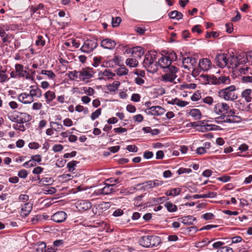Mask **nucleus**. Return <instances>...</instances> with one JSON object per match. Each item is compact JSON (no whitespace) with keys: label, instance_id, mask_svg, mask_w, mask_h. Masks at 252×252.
Returning a JSON list of instances; mask_svg holds the SVG:
<instances>
[{"label":"nucleus","instance_id":"1","mask_svg":"<svg viewBox=\"0 0 252 252\" xmlns=\"http://www.w3.org/2000/svg\"><path fill=\"white\" fill-rule=\"evenodd\" d=\"M218 95L226 101H234L238 98L236 87L234 85H231L221 89L218 92Z\"/></svg>","mask_w":252,"mask_h":252},{"label":"nucleus","instance_id":"2","mask_svg":"<svg viewBox=\"0 0 252 252\" xmlns=\"http://www.w3.org/2000/svg\"><path fill=\"white\" fill-rule=\"evenodd\" d=\"M139 244L145 248L157 247L161 243L159 237L155 235H146L141 237L138 240Z\"/></svg>","mask_w":252,"mask_h":252},{"label":"nucleus","instance_id":"3","mask_svg":"<svg viewBox=\"0 0 252 252\" xmlns=\"http://www.w3.org/2000/svg\"><path fill=\"white\" fill-rule=\"evenodd\" d=\"M10 30V26L8 25H0V37L1 40L2 46H7L14 38L13 34L8 33L6 32Z\"/></svg>","mask_w":252,"mask_h":252},{"label":"nucleus","instance_id":"4","mask_svg":"<svg viewBox=\"0 0 252 252\" xmlns=\"http://www.w3.org/2000/svg\"><path fill=\"white\" fill-rule=\"evenodd\" d=\"M156 55L147 53L145 55V59L143 63L144 67L149 72H156L157 70Z\"/></svg>","mask_w":252,"mask_h":252},{"label":"nucleus","instance_id":"5","mask_svg":"<svg viewBox=\"0 0 252 252\" xmlns=\"http://www.w3.org/2000/svg\"><path fill=\"white\" fill-rule=\"evenodd\" d=\"M24 66L19 63L15 65V70H12L10 73V77L12 78H20L25 77L29 79L30 78V75L26 70H24Z\"/></svg>","mask_w":252,"mask_h":252},{"label":"nucleus","instance_id":"6","mask_svg":"<svg viewBox=\"0 0 252 252\" xmlns=\"http://www.w3.org/2000/svg\"><path fill=\"white\" fill-rule=\"evenodd\" d=\"M95 72L92 67H86L82 68L80 70L79 73V80L84 82L88 83L89 82L90 79L92 78Z\"/></svg>","mask_w":252,"mask_h":252},{"label":"nucleus","instance_id":"7","mask_svg":"<svg viewBox=\"0 0 252 252\" xmlns=\"http://www.w3.org/2000/svg\"><path fill=\"white\" fill-rule=\"evenodd\" d=\"M97 46V42L95 39H87L80 50L85 53H89L93 51Z\"/></svg>","mask_w":252,"mask_h":252},{"label":"nucleus","instance_id":"8","mask_svg":"<svg viewBox=\"0 0 252 252\" xmlns=\"http://www.w3.org/2000/svg\"><path fill=\"white\" fill-rule=\"evenodd\" d=\"M165 110L161 106H151L145 109V112L147 115L159 116L163 114Z\"/></svg>","mask_w":252,"mask_h":252},{"label":"nucleus","instance_id":"9","mask_svg":"<svg viewBox=\"0 0 252 252\" xmlns=\"http://www.w3.org/2000/svg\"><path fill=\"white\" fill-rule=\"evenodd\" d=\"M248 103L244 100L239 99L235 101V107L239 110L244 112L252 111V104Z\"/></svg>","mask_w":252,"mask_h":252},{"label":"nucleus","instance_id":"10","mask_svg":"<svg viewBox=\"0 0 252 252\" xmlns=\"http://www.w3.org/2000/svg\"><path fill=\"white\" fill-rule=\"evenodd\" d=\"M227 60V53H220L218 54L215 57V61L216 64L221 68H223L227 66L228 63Z\"/></svg>","mask_w":252,"mask_h":252},{"label":"nucleus","instance_id":"11","mask_svg":"<svg viewBox=\"0 0 252 252\" xmlns=\"http://www.w3.org/2000/svg\"><path fill=\"white\" fill-rule=\"evenodd\" d=\"M76 207L79 211H85L90 209L92 207V205L87 200H82L76 202Z\"/></svg>","mask_w":252,"mask_h":252},{"label":"nucleus","instance_id":"12","mask_svg":"<svg viewBox=\"0 0 252 252\" xmlns=\"http://www.w3.org/2000/svg\"><path fill=\"white\" fill-rule=\"evenodd\" d=\"M227 60H228V61H227V62L228 63V65L227 66L228 68H233L234 67H237L239 64L238 58L236 56L234 55L233 52L231 53H227Z\"/></svg>","mask_w":252,"mask_h":252},{"label":"nucleus","instance_id":"13","mask_svg":"<svg viewBox=\"0 0 252 252\" xmlns=\"http://www.w3.org/2000/svg\"><path fill=\"white\" fill-rule=\"evenodd\" d=\"M163 181L156 179L154 180H150L144 182L142 184L146 189H150L158 186H160L163 184Z\"/></svg>","mask_w":252,"mask_h":252},{"label":"nucleus","instance_id":"14","mask_svg":"<svg viewBox=\"0 0 252 252\" xmlns=\"http://www.w3.org/2000/svg\"><path fill=\"white\" fill-rule=\"evenodd\" d=\"M67 218V214L63 211H58L53 214L51 220L55 222L60 223L64 221Z\"/></svg>","mask_w":252,"mask_h":252},{"label":"nucleus","instance_id":"15","mask_svg":"<svg viewBox=\"0 0 252 252\" xmlns=\"http://www.w3.org/2000/svg\"><path fill=\"white\" fill-rule=\"evenodd\" d=\"M212 63L207 58H203L200 60L199 63V68L204 71H207L210 68Z\"/></svg>","mask_w":252,"mask_h":252},{"label":"nucleus","instance_id":"16","mask_svg":"<svg viewBox=\"0 0 252 252\" xmlns=\"http://www.w3.org/2000/svg\"><path fill=\"white\" fill-rule=\"evenodd\" d=\"M18 99L19 101L26 104H30L34 101L33 98H32L29 94L26 93H23L19 94Z\"/></svg>","mask_w":252,"mask_h":252},{"label":"nucleus","instance_id":"17","mask_svg":"<svg viewBox=\"0 0 252 252\" xmlns=\"http://www.w3.org/2000/svg\"><path fill=\"white\" fill-rule=\"evenodd\" d=\"M18 123L23 124L24 123L29 122L32 118L30 115L26 113L17 112Z\"/></svg>","mask_w":252,"mask_h":252},{"label":"nucleus","instance_id":"18","mask_svg":"<svg viewBox=\"0 0 252 252\" xmlns=\"http://www.w3.org/2000/svg\"><path fill=\"white\" fill-rule=\"evenodd\" d=\"M115 41L109 38H106L101 41V46L108 49H113L116 46Z\"/></svg>","mask_w":252,"mask_h":252},{"label":"nucleus","instance_id":"19","mask_svg":"<svg viewBox=\"0 0 252 252\" xmlns=\"http://www.w3.org/2000/svg\"><path fill=\"white\" fill-rule=\"evenodd\" d=\"M29 94L33 98L34 97L40 98L42 96V91L40 89L36 86H31Z\"/></svg>","mask_w":252,"mask_h":252},{"label":"nucleus","instance_id":"20","mask_svg":"<svg viewBox=\"0 0 252 252\" xmlns=\"http://www.w3.org/2000/svg\"><path fill=\"white\" fill-rule=\"evenodd\" d=\"M196 61L194 58L193 57H187L184 58L182 60V63L183 66L186 69H189L190 66H189V64H190L191 66H194L196 63Z\"/></svg>","mask_w":252,"mask_h":252},{"label":"nucleus","instance_id":"21","mask_svg":"<svg viewBox=\"0 0 252 252\" xmlns=\"http://www.w3.org/2000/svg\"><path fill=\"white\" fill-rule=\"evenodd\" d=\"M144 54V49L140 46H136L131 49V54L135 58H141Z\"/></svg>","mask_w":252,"mask_h":252},{"label":"nucleus","instance_id":"22","mask_svg":"<svg viewBox=\"0 0 252 252\" xmlns=\"http://www.w3.org/2000/svg\"><path fill=\"white\" fill-rule=\"evenodd\" d=\"M32 208V205L30 203L25 204V206L21 210V216L23 217H26L31 212Z\"/></svg>","mask_w":252,"mask_h":252},{"label":"nucleus","instance_id":"23","mask_svg":"<svg viewBox=\"0 0 252 252\" xmlns=\"http://www.w3.org/2000/svg\"><path fill=\"white\" fill-rule=\"evenodd\" d=\"M177 77L176 75L165 72V74L161 76V80L165 82H172L177 78Z\"/></svg>","mask_w":252,"mask_h":252},{"label":"nucleus","instance_id":"24","mask_svg":"<svg viewBox=\"0 0 252 252\" xmlns=\"http://www.w3.org/2000/svg\"><path fill=\"white\" fill-rule=\"evenodd\" d=\"M158 63L159 66L163 69H165L168 66V65L171 64L170 61L168 60L165 56H162V57L158 60Z\"/></svg>","mask_w":252,"mask_h":252},{"label":"nucleus","instance_id":"25","mask_svg":"<svg viewBox=\"0 0 252 252\" xmlns=\"http://www.w3.org/2000/svg\"><path fill=\"white\" fill-rule=\"evenodd\" d=\"M179 220H181L182 223L187 225L192 224L194 221H196L195 218L190 215L180 218Z\"/></svg>","mask_w":252,"mask_h":252},{"label":"nucleus","instance_id":"26","mask_svg":"<svg viewBox=\"0 0 252 252\" xmlns=\"http://www.w3.org/2000/svg\"><path fill=\"white\" fill-rule=\"evenodd\" d=\"M44 97L46 99V102L49 104L55 98L56 94L54 92L48 91L45 93Z\"/></svg>","mask_w":252,"mask_h":252},{"label":"nucleus","instance_id":"27","mask_svg":"<svg viewBox=\"0 0 252 252\" xmlns=\"http://www.w3.org/2000/svg\"><path fill=\"white\" fill-rule=\"evenodd\" d=\"M217 193L214 192H209L207 194H194L193 195V199L205 198H214L216 196Z\"/></svg>","mask_w":252,"mask_h":252},{"label":"nucleus","instance_id":"28","mask_svg":"<svg viewBox=\"0 0 252 252\" xmlns=\"http://www.w3.org/2000/svg\"><path fill=\"white\" fill-rule=\"evenodd\" d=\"M181 189L179 188L172 189L170 190H167L165 194L166 196H176L180 194L181 192Z\"/></svg>","mask_w":252,"mask_h":252},{"label":"nucleus","instance_id":"29","mask_svg":"<svg viewBox=\"0 0 252 252\" xmlns=\"http://www.w3.org/2000/svg\"><path fill=\"white\" fill-rule=\"evenodd\" d=\"M168 16L170 18L176 19L177 20L182 19L183 17V15L181 12L176 10L170 12L168 14Z\"/></svg>","mask_w":252,"mask_h":252},{"label":"nucleus","instance_id":"30","mask_svg":"<svg viewBox=\"0 0 252 252\" xmlns=\"http://www.w3.org/2000/svg\"><path fill=\"white\" fill-rule=\"evenodd\" d=\"M113 186L114 184H106V185L102 188V195L109 194L114 191V189L113 188Z\"/></svg>","mask_w":252,"mask_h":252},{"label":"nucleus","instance_id":"31","mask_svg":"<svg viewBox=\"0 0 252 252\" xmlns=\"http://www.w3.org/2000/svg\"><path fill=\"white\" fill-rule=\"evenodd\" d=\"M189 114L195 120H199L201 118V113L199 109H192L190 110Z\"/></svg>","mask_w":252,"mask_h":252},{"label":"nucleus","instance_id":"32","mask_svg":"<svg viewBox=\"0 0 252 252\" xmlns=\"http://www.w3.org/2000/svg\"><path fill=\"white\" fill-rule=\"evenodd\" d=\"M202 77L207 79L208 81V83H210L214 85H220V81L219 80V78H217L216 76H212V77H210L209 78L208 76L206 75H202Z\"/></svg>","mask_w":252,"mask_h":252},{"label":"nucleus","instance_id":"33","mask_svg":"<svg viewBox=\"0 0 252 252\" xmlns=\"http://www.w3.org/2000/svg\"><path fill=\"white\" fill-rule=\"evenodd\" d=\"M251 92V89H246L242 93V96L245 98V101L247 102H250L252 100V97L250 96Z\"/></svg>","mask_w":252,"mask_h":252},{"label":"nucleus","instance_id":"34","mask_svg":"<svg viewBox=\"0 0 252 252\" xmlns=\"http://www.w3.org/2000/svg\"><path fill=\"white\" fill-rule=\"evenodd\" d=\"M126 64L130 67H135L138 64V62L134 58H128L126 61Z\"/></svg>","mask_w":252,"mask_h":252},{"label":"nucleus","instance_id":"35","mask_svg":"<svg viewBox=\"0 0 252 252\" xmlns=\"http://www.w3.org/2000/svg\"><path fill=\"white\" fill-rule=\"evenodd\" d=\"M164 72H167L172 74L176 75L177 72L178 71V69L175 66L171 65H168L167 67L164 69Z\"/></svg>","mask_w":252,"mask_h":252},{"label":"nucleus","instance_id":"36","mask_svg":"<svg viewBox=\"0 0 252 252\" xmlns=\"http://www.w3.org/2000/svg\"><path fill=\"white\" fill-rule=\"evenodd\" d=\"M116 74L120 76L127 75L128 72V70L126 66L123 65L116 70Z\"/></svg>","mask_w":252,"mask_h":252},{"label":"nucleus","instance_id":"37","mask_svg":"<svg viewBox=\"0 0 252 252\" xmlns=\"http://www.w3.org/2000/svg\"><path fill=\"white\" fill-rule=\"evenodd\" d=\"M167 211L169 212H175L177 210V207L176 205L171 202H167L164 204Z\"/></svg>","mask_w":252,"mask_h":252},{"label":"nucleus","instance_id":"38","mask_svg":"<svg viewBox=\"0 0 252 252\" xmlns=\"http://www.w3.org/2000/svg\"><path fill=\"white\" fill-rule=\"evenodd\" d=\"M218 128L219 126H217L207 124L206 125L201 126L200 131L203 132L208 130H217L219 129Z\"/></svg>","mask_w":252,"mask_h":252},{"label":"nucleus","instance_id":"39","mask_svg":"<svg viewBox=\"0 0 252 252\" xmlns=\"http://www.w3.org/2000/svg\"><path fill=\"white\" fill-rule=\"evenodd\" d=\"M79 73L80 71L73 70L69 71L68 73V76L70 80L79 79Z\"/></svg>","mask_w":252,"mask_h":252},{"label":"nucleus","instance_id":"40","mask_svg":"<svg viewBox=\"0 0 252 252\" xmlns=\"http://www.w3.org/2000/svg\"><path fill=\"white\" fill-rule=\"evenodd\" d=\"M40 73L46 75L50 79H54L56 77L55 74L52 70H42Z\"/></svg>","mask_w":252,"mask_h":252},{"label":"nucleus","instance_id":"41","mask_svg":"<svg viewBox=\"0 0 252 252\" xmlns=\"http://www.w3.org/2000/svg\"><path fill=\"white\" fill-rule=\"evenodd\" d=\"M39 246H40L42 252H56V249L53 247L48 248L46 249V244L44 242L41 243Z\"/></svg>","mask_w":252,"mask_h":252},{"label":"nucleus","instance_id":"42","mask_svg":"<svg viewBox=\"0 0 252 252\" xmlns=\"http://www.w3.org/2000/svg\"><path fill=\"white\" fill-rule=\"evenodd\" d=\"M220 84L228 85L230 83L231 80L228 76H221L219 77Z\"/></svg>","mask_w":252,"mask_h":252},{"label":"nucleus","instance_id":"43","mask_svg":"<svg viewBox=\"0 0 252 252\" xmlns=\"http://www.w3.org/2000/svg\"><path fill=\"white\" fill-rule=\"evenodd\" d=\"M6 71V69H5L4 70H1V71L0 73V82L1 83H4V82L8 81V80L9 79V78L8 77L7 75H6L5 74Z\"/></svg>","mask_w":252,"mask_h":252},{"label":"nucleus","instance_id":"44","mask_svg":"<svg viewBox=\"0 0 252 252\" xmlns=\"http://www.w3.org/2000/svg\"><path fill=\"white\" fill-rule=\"evenodd\" d=\"M37 180H39V184L42 185L50 184L52 181L51 178L44 177L40 179V177L39 176H37Z\"/></svg>","mask_w":252,"mask_h":252},{"label":"nucleus","instance_id":"45","mask_svg":"<svg viewBox=\"0 0 252 252\" xmlns=\"http://www.w3.org/2000/svg\"><path fill=\"white\" fill-rule=\"evenodd\" d=\"M120 85V82L114 81L112 84L109 85L108 88L110 92H115L117 90Z\"/></svg>","mask_w":252,"mask_h":252},{"label":"nucleus","instance_id":"46","mask_svg":"<svg viewBox=\"0 0 252 252\" xmlns=\"http://www.w3.org/2000/svg\"><path fill=\"white\" fill-rule=\"evenodd\" d=\"M168 199V198L165 196L158 197V198H152V202L153 203L155 204H159L163 202H164Z\"/></svg>","mask_w":252,"mask_h":252},{"label":"nucleus","instance_id":"47","mask_svg":"<svg viewBox=\"0 0 252 252\" xmlns=\"http://www.w3.org/2000/svg\"><path fill=\"white\" fill-rule=\"evenodd\" d=\"M165 56L168 60L170 61L171 63L172 62L177 60V55L176 53L173 51L168 53Z\"/></svg>","mask_w":252,"mask_h":252},{"label":"nucleus","instance_id":"48","mask_svg":"<svg viewBox=\"0 0 252 252\" xmlns=\"http://www.w3.org/2000/svg\"><path fill=\"white\" fill-rule=\"evenodd\" d=\"M78 162L75 160H72L69 162L67 164V167L68 168L69 172H72L75 170V166L76 165Z\"/></svg>","mask_w":252,"mask_h":252},{"label":"nucleus","instance_id":"49","mask_svg":"<svg viewBox=\"0 0 252 252\" xmlns=\"http://www.w3.org/2000/svg\"><path fill=\"white\" fill-rule=\"evenodd\" d=\"M101 114V109L98 108L94 112H93L91 116V118L92 120H94L97 118Z\"/></svg>","mask_w":252,"mask_h":252},{"label":"nucleus","instance_id":"50","mask_svg":"<svg viewBox=\"0 0 252 252\" xmlns=\"http://www.w3.org/2000/svg\"><path fill=\"white\" fill-rule=\"evenodd\" d=\"M12 127L14 129L17 130H19L21 131H24L26 130V127L23 125V124L16 123L13 125Z\"/></svg>","mask_w":252,"mask_h":252},{"label":"nucleus","instance_id":"51","mask_svg":"<svg viewBox=\"0 0 252 252\" xmlns=\"http://www.w3.org/2000/svg\"><path fill=\"white\" fill-rule=\"evenodd\" d=\"M121 22V18L120 17H112V25L113 27H116L119 25Z\"/></svg>","mask_w":252,"mask_h":252},{"label":"nucleus","instance_id":"52","mask_svg":"<svg viewBox=\"0 0 252 252\" xmlns=\"http://www.w3.org/2000/svg\"><path fill=\"white\" fill-rule=\"evenodd\" d=\"M83 90L85 94L90 96L93 95L95 92L94 90L91 87H83Z\"/></svg>","mask_w":252,"mask_h":252},{"label":"nucleus","instance_id":"53","mask_svg":"<svg viewBox=\"0 0 252 252\" xmlns=\"http://www.w3.org/2000/svg\"><path fill=\"white\" fill-rule=\"evenodd\" d=\"M238 70L241 74H248L251 69L247 66H244L242 67L239 68Z\"/></svg>","mask_w":252,"mask_h":252},{"label":"nucleus","instance_id":"54","mask_svg":"<svg viewBox=\"0 0 252 252\" xmlns=\"http://www.w3.org/2000/svg\"><path fill=\"white\" fill-rule=\"evenodd\" d=\"M220 105L222 113H226L229 110V106L225 102L220 103Z\"/></svg>","mask_w":252,"mask_h":252},{"label":"nucleus","instance_id":"55","mask_svg":"<svg viewBox=\"0 0 252 252\" xmlns=\"http://www.w3.org/2000/svg\"><path fill=\"white\" fill-rule=\"evenodd\" d=\"M35 44L37 46H43L45 44V41L43 39V37L41 35L37 36V39L35 42Z\"/></svg>","mask_w":252,"mask_h":252},{"label":"nucleus","instance_id":"56","mask_svg":"<svg viewBox=\"0 0 252 252\" xmlns=\"http://www.w3.org/2000/svg\"><path fill=\"white\" fill-rule=\"evenodd\" d=\"M215 215L211 213H207L203 214L201 218L205 219V220H212L214 218Z\"/></svg>","mask_w":252,"mask_h":252},{"label":"nucleus","instance_id":"57","mask_svg":"<svg viewBox=\"0 0 252 252\" xmlns=\"http://www.w3.org/2000/svg\"><path fill=\"white\" fill-rule=\"evenodd\" d=\"M28 174V171L25 169L19 170L18 173V176L23 179H25L27 177Z\"/></svg>","mask_w":252,"mask_h":252},{"label":"nucleus","instance_id":"58","mask_svg":"<svg viewBox=\"0 0 252 252\" xmlns=\"http://www.w3.org/2000/svg\"><path fill=\"white\" fill-rule=\"evenodd\" d=\"M103 74L104 76L107 77L108 79H112V77L115 76L116 75L114 73H113L106 69L103 71Z\"/></svg>","mask_w":252,"mask_h":252},{"label":"nucleus","instance_id":"59","mask_svg":"<svg viewBox=\"0 0 252 252\" xmlns=\"http://www.w3.org/2000/svg\"><path fill=\"white\" fill-rule=\"evenodd\" d=\"M191 172V169L185 168H180L177 171V173L179 175H181L184 173H189Z\"/></svg>","mask_w":252,"mask_h":252},{"label":"nucleus","instance_id":"60","mask_svg":"<svg viewBox=\"0 0 252 252\" xmlns=\"http://www.w3.org/2000/svg\"><path fill=\"white\" fill-rule=\"evenodd\" d=\"M217 252H233V251L232 248L228 246H224L220 248Z\"/></svg>","mask_w":252,"mask_h":252},{"label":"nucleus","instance_id":"61","mask_svg":"<svg viewBox=\"0 0 252 252\" xmlns=\"http://www.w3.org/2000/svg\"><path fill=\"white\" fill-rule=\"evenodd\" d=\"M63 149V146L61 144H55L53 147V150L54 152H59L62 151Z\"/></svg>","mask_w":252,"mask_h":252},{"label":"nucleus","instance_id":"62","mask_svg":"<svg viewBox=\"0 0 252 252\" xmlns=\"http://www.w3.org/2000/svg\"><path fill=\"white\" fill-rule=\"evenodd\" d=\"M203 102L210 105H212L214 102L213 98L211 96H207L203 99Z\"/></svg>","mask_w":252,"mask_h":252},{"label":"nucleus","instance_id":"63","mask_svg":"<svg viewBox=\"0 0 252 252\" xmlns=\"http://www.w3.org/2000/svg\"><path fill=\"white\" fill-rule=\"evenodd\" d=\"M211 242L210 241H209L208 239H204L203 241L201 242H198L197 245V247H204L206 245H207L208 244H209Z\"/></svg>","mask_w":252,"mask_h":252},{"label":"nucleus","instance_id":"64","mask_svg":"<svg viewBox=\"0 0 252 252\" xmlns=\"http://www.w3.org/2000/svg\"><path fill=\"white\" fill-rule=\"evenodd\" d=\"M242 82L244 83H252V76H246L242 78Z\"/></svg>","mask_w":252,"mask_h":252}]
</instances>
